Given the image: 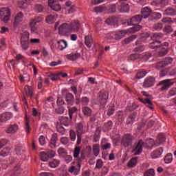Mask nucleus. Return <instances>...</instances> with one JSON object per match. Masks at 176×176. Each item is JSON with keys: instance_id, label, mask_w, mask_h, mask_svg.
<instances>
[{"instance_id": "obj_1", "label": "nucleus", "mask_w": 176, "mask_h": 176, "mask_svg": "<svg viewBox=\"0 0 176 176\" xmlns=\"http://www.w3.org/2000/svg\"><path fill=\"white\" fill-rule=\"evenodd\" d=\"M80 28V23L78 21L74 20L69 23H64L58 28L60 34H72V32H78Z\"/></svg>"}, {"instance_id": "obj_2", "label": "nucleus", "mask_w": 176, "mask_h": 176, "mask_svg": "<svg viewBox=\"0 0 176 176\" xmlns=\"http://www.w3.org/2000/svg\"><path fill=\"white\" fill-rule=\"evenodd\" d=\"M153 41L148 45L150 49H157V47H161V50L158 53L159 57L166 56V54H167V49H168V43L164 42L162 43L160 41Z\"/></svg>"}, {"instance_id": "obj_3", "label": "nucleus", "mask_w": 176, "mask_h": 176, "mask_svg": "<svg viewBox=\"0 0 176 176\" xmlns=\"http://www.w3.org/2000/svg\"><path fill=\"white\" fill-rule=\"evenodd\" d=\"M141 20H142V16L141 15L138 14L132 16L129 19L127 22L123 23L122 24H127V25H135L133 31L137 32V31H140L141 30V25H138L141 23Z\"/></svg>"}, {"instance_id": "obj_4", "label": "nucleus", "mask_w": 176, "mask_h": 176, "mask_svg": "<svg viewBox=\"0 0 176 176\" xmlns=\"http://www.w3.org/2000/svg\"><path fill=\"white\" fill-rule=\"evenodd\" d=\"M109 94L107 91H102L98 93V100L100 101V107L105 108Z\"/></svg>"}, {"instance_id": "obj_5", "label": "nucleus", "mask_w": 176, "mask_h": 176, "mask_svg": "<svg viewBox=\"0 0 176 176\" xmlns=\"http://www.w3.org/2000/svg\"><path fill=\"white\" fill-rule=\"evenodd\" d=\"M127 34H129V31L124 30L116 32H112L110 34L109 39H116V41H119L122 39V38H124Z\"/></svg>"}, {"instance_id": "obj_6", "label": "nucleus", "mask_w": 176, "mask_h": 176, "mask_svg": "<svg viewBox=\"0 0 176 176\" xmlns=\"http://www.w3.org/2000/svg\"><path fill=\"white\" fill-rule=\"evenodd\" d=\"M133 135L131 134H125L121 140L122 145L124 146V148H131L133 146Z\"/></svg>"}, {"instance_id": "obj_7", "label": "nucleus", "mask_w": 176, "mask_h": 176, "mask_svg": "<svg viewBox=\"0 0 176 176\" xmlns=\"http://www.w3.org/2000/svg\"><path fill=\"white\" fill-rule=\"evenodd\" d=\"M144 148H145L144 140H140L138 143L134 144L132 153L135 155H140V153H142V149Z\"/></svg>"}, {"instance_id": "obj_8", "label": "nucleus", "mask_w": 176, "mask_h": 176, "mask_svg": "<svg viewBox=\"0 0 176 176\" xmlns=\"http://www.w3.org/2000/svg\"><path fill=\"white\" fill-rule=\"evenodd\" d=\"M0 19L4 23H8L10 19V10L8 8H3L0 10Z\"/></svg>"}, {"instance_id": "obj_9", "label": "nucleus", "mask_w": 176, "mask_h": 176, "mask_svg": "<svg viewBox=\"0 0 176 176\" xmlns=\"http://www.w3.org/2000/svg\"><path fill=\"white\" fill-rule=\"evenodd\" d=\"M174 85V81L171 79H165L159 82L158 86H161L160 89L162 91L164 90H168L170 86Z\"/></svg>"}, {"instance_id": "obj_10", "label": "nucleus", "mask_w": 176, "mask_h": 176, "mask_svg": "<svg viewBox=\"0 0 176 176\" xmlns=\"http://www.w3.org/2000/svg\"><path fill=\"white\" fill-rule=\"evenodd\" d=\"M48 6H50L52 10L55 12H60L61 10V5L55 0H48Z\"/></svg>"}, {"instance_id": "obj_11", "label": "nucleus", "mask_w": 176, "mask_h": 176, "mask_svg": "<svg viewBox=\"0 0 176 176\" xmlns=\"http://www.w3.org/2000/svg\"><path fill=\"white\" fill-rule=\"evenodd\" d=\"M173 63V58L168 57L164 59L163 60L159 62L157 64V69H160L162 68H164L166 65H168Z\"/></svg>"}, {"instance_id": "obj_12", "label": "nucleus", "mask_w": 176, "mask_h": 176, "mask_svg": "<svg viewBox=\"0 0 176 176\" xmlns=\"http://www.w3.org/2000/svg\"><path fill=\"white\" fill-rule=\"evenodd\" d=\"M23 19H24V14H23V12H19L16 13L14 19V23H13L14 27H17L20 24V23L23 21Z\"/></svg>"}, {"instance_id": "obj_13", "label": "nucleus", "mask_w": 176, "mask_h": 176, "mask_svg": "<svg viewBox=\"0 0 176 176\" xmlns=\"http://www.w3.org/2000/svg\"><path fill=\"white\" fill-rule=\"evenodd\" d=\"M155 85V78L147 77L143 82V87H152Z\"/></svg>"}, {"instance_id": "obj_14", "label": "nucleus", "mask_w": 176, "mask_h": 176, "mask_svg": "<svg viewBox=\"0 0 176 176\" xmlns=\"http://www.w3.org/2000/svg\"><path fill=\"white\" fill-rule=\"evenodd\" d=\"M67 76H68V74L59 72L53 74L51 76V80H52V82H56V80H58V79H61V78H67Z\"/></svg>"}, {"instance_id": "obj_15", "label": "nucleus", "mask_w": 176, "mask_h": 176, "mask_svg": "<svg viewBox=\"0 0 176 176\" xmlns=\"http://www.w3.org/2000/svg\"><path fill=\"white\" fill-rule=\"evenodd\" d=\"M141 13L142 14L140 16L142 19H148V17L151 16V13H152V10L148 7H145L142 9Z\"/></svg>"}, {"instance_id": "obj_16", "label": "nucleus", "mask_w": 176, "mask_h": 176, "mask_svg": "<svg viewBox=\"0 0 176 176\" xmlns=\"http://www.w3.org/2000/svg\"><path fill=\"white\" fill-rule=\"evenodd\" d=\"M118 10L120 13H129V10H130V6L126 3H122L118 7Z\"/></svg>"}, {"instance_id": "obj_17", "label": "nucleus", "mask_w": 176, "mask_h": 176, "mask_svg": "<svg viewBox=\"0 0 176 176\" xmlns=\"http://www.w3.org/2000/svg\"><path fill=\"white\" fill-rule=\"evenodd\" d=\"M12 114L9 112H6L0 115V123H3L4 122H8L12 119Z\"/></svg>"}, {"instance_id": "obj_18", "label": "nucleus", "mask_w": 176, "mask_h": 176, "mask_svg": "<svg viewBox=\"0 0 176 176\" xmlns=\"http://www.w3.org/2000/svg\"><path fill=\"white\" fill-rule=\"evenodd\" d=\"M162 153H163V148L160 147L151 153V159H157L158 157H160Z\"/></svg>"}, {"instance_id": "obj_19", "label": "nucleus", "mask_w": 176, "mask_h": 176, "mask_svg": "<svg viewBox=\"0 0 176 176\" xmlns=\"http://www.w3.org/2000/svg\"><path fill=\"white\" fill-rule=\"evenodd\" d=\"M78 168L75 167L74 166H72L69 168V173H70L71 174H74V175H79V173L80 171V164L78 163L77 164Z\"/></svg>"}, {"instance_id": "obj_20", "label": "nucleus", "mask_w": 176, "mask_h": 176, "mask_svg": "<svg viewBox=\"0 0 176 176\" xmlns=\"http://www.w3.org/2000/svg\"><path fill=\"white\" fill-rule=\"evenodd\" d=\"M65 100L68 105H74L75 104V98L71 93H67L65 96Z\"/></svg>"}, {"instance_id": "obj_21", "label": "nucleus", "mask_w": 176, "mask_h": 176, "mask_svg": "<svg viewBox=\"0 0 176 176\" xmlns=\"http://www.w3.org/2000/svg\"><path fill=\"white\" fill-rule=\"evenodd\" d=\"M25 93L27 97H29V98H32V96H34V88H32V87H30L29 85H25Z\"/></svg>"}, {"instance_id": "obj_22", "label": "nucleus", "mask_w": 176, "mask_h": 176, "mask_svg": "<svg viewBox=\"0 0 176 176\" xmlns=\"http://www.w3.org/2000/svg\"><path fill=\"white\" fill-rule=\"evenodd\" d=\"M21 46L23 50H28V47H30V40L28 38H21Z\"/></svg>"}, {"instance_id": "obj_23", "label": "nucleus", "mask_w": 176, "mask_h": 176, "mask_svg": "<svg viewBox=\"0 0 176 176\" xmlns=\"http://www.w3.org/2000/svg\"><path fill=\"white\" fill-rule=\"evenodd\" d=\"M144 145L146 149H152L153 145H155V140L153 139L146 140L145 142H144Z\"/></svg>"}, {"instance_id": "obj_24", "label": "nucleus", "mask_w": 176, "mask_h": 176, "mask_svg": "<svg viewBox=\"0 0 176 176\" xmlns=\"http://www.w3.org/2000/svg\"><path fill=\"white\" fill-rule=\"evenodd\" d=\"M58 43V49H59L60 50L63 51L65 49H67V46H68V43H67V41H65V40H60L59 41H57Z\"/></svg>"}, {"instance_id": "obj_25", "label": "nucleus", "mask_w": 176, "mask_h": 176, "mask_svg": "<svg viewBox=\"0 0 176 176\" xmlns=\"http://www.w3.org/2000/svg\"><path fill=\"white\" fill-rule=\"evenodd\" d=\"M57 141H58L57 134L54 133L52 135L50 140V148H52V149L56 148Z\"/></svg>"}, {"instance_id": "obj_26", "label": "nucleus", "mask_w": 176, "mask_h": 176, "mask_svg": "<svg viewBox=\"0 0 176 176\" xmlns=\"http://www.w3.org/2000/svg\"><path fill=\"white\" fill-rule=\"evenodd\" d=\"M76 131L77 133V135H82L85 133V129H83V124L81 122H79L76 126Z\"/></svg>"}, {"instance_id": "obj_27", "label": "nucleus", "mask_w": 176, "mask_h": 176, "mask_svg": "<svg viewBox=\"0 0 176 176\" xmlns=\"http://www.w3.org/2000/svg\"><path fill=\"white\" fill-rule=\"evenodd\" d=\"M164 14L165 16H175L176 10L173 8H168L164 10Z\"/></svg>"}, {"instance_id": "obj_28", "label": "nucleus", "mask_w": 176, "mask_h": 176, "mask_svg": "<svg viewBox=\"0 0 176 176\" xmlns=\"http://www.w3.org/2000/svg\"><path fill=\"white\" fill-rule=\"evenodd\" d=\"M18 126L16 124H11L7 128L6 133L8 134H13L17 131Z\"/></svg>"}, {"instance_id": "obj_29", "label": "nucleus", "mask_w": 176, "mask_h": 176, "mask_svg": "<svg viewBox=\"0 0 176 176\" xmlns=\"http://www.w3.org/2000/svg\"><path fill=\"white\" fill-rule=\"evenodd\" d=\"M135 119H137V113L131 114L126 119V124H131V123H134V122H135Z\"/></svg>"}, {"instance_id": "obj_30", "label": "nucleus", "mask_w": 176, "mask_h": 176, "mask_svg": "<svg viewBox=\"0 0 176 176\" xmlns=\"http://www.w3.org/2000/svg\"><path fill=\"white\" fill-rule=\"evenodd\" d=\"M80 57V54L79 53H76V54L72 53L66 56V58L68 60H71V61H75V60H78V58H79Z\"/></svg>"}, {"instance_id": "obj_31", "label": "nucleus", "mask_w": 176, "mask_h": 176, "mask_svg": "<svg viewBox=\"0 0 176 176\" xmlns=\"http://www.w3.org/2000/svg\"><path fill=\"white\" fill-rule=\"evenodd\" d=\"M60 124L65 126V127H68V126H69V124L71 123V121L67 117H61L60 119Z\"/></svg>"}, {"instance_id": "obj_32", "label": "nucleus", "mask_w": 176, "mask_h": 176, "mask_svg": "<svg viewBox=\"0 0 176 176\" xmlns=\"http://www.w3.org/2000/svg\"><path fill=\"white\" fill-rule=\"evenodd\" d=\"M164 160V163H166V164H170V163L173 162V154L171 153H167L165 155Z\"/></svg>"}, {"instance_id": "obj_33", "label": "nucleus", "mask_w": 176, "mask_h": 176, "mask_svg": "<svg viewBox=\"0 0 176 176\" xmlns=\"http://www.w3.org/2000/svg\"><path fill=\"white\" fill-rule=\"evenodd\" d=\"M163 36H164V34L162 33H154L151 36V39H153V41H159L160 42V39H162Z\"/></svg>"}, {"instance_id": "obj_34", "label": "nucleus", "mask_w": 176, "mask_h": 176, "mask_svg": "<svg viewBox=\"0 0 176 176\" xmlns=\"http://www.w3.org/2000/svg\"><path fill=\"white\" fill-rule=\"evenodd\" d=\"M92 110L89 107H82V113L85 116H90L92 113Z\"/></svg>"}, {"instance_id": "obj_35", "label": "nucleus", "mask_w": 176, "mask_h": 176, "mask_svg": "<svg viewBox=\"0 0 176 176\" xmlns=\"http://www.w3.org/2000/svg\"><path fill=\"white\" fill-rule=\"evenodd\" d=\"M138 162V157H135L132 158L131 160H129L128 163L129 167H135V166H137Z\"/></svg>"}, {"instance_id": "obj_36", "label": "nucleus", "mask_w": 176, "mask_h": 176, "mask_svg": "<svg viewBox=\"0 0 176 176\" xmlns=\"http://www.w3.org/2000/svg\"><path fill=\"white\" fill-rule=\"evenodd\" d=\"M137 100H138L139 101H140V102H142V104H151V100H152V98H146L144 100L142 99V98H141V95H138V98Z\"/></svg>"}, {"instance_id": "obj_37", "label": "nucleus", "mask_w": 176, "mask_h": 176, "mask_svg": "<svg viewBox=\"0 0 176 176\" xmlns=\"http://www.w3.org/2000/svg\"><path fill=\"white\" fill-rule=\"evenodd\" d=\"M15 152L16 155H24L25 150L24 149V147H23L22 146H18L15 148Z\"/></svg>"}, {"instance_id": "obj_38", "label": "nucleus", "mask_w": 176, "mask_h": 176, "mask_svg": "<svg viewBox=\"0 0 176 176\" xmlns=\"http://www.w3.org/2000/svg\"><path fill=\"white\" fill-rule=\"evenodd\" d=\"M59 164H60V161L57 160H52L49 163V166L50 167H51V168H56V167H58Z\"/></svg>"}, {"instance_id": "obj_39", "label": "nucleus", "mask_w": 176, "mask_h": 176, "mask_svg": "<svg viewBox=\"0 0 176 176\" xmlns=\"http://www.w3.org/2000/svg\"><path fill=\"white\" fill-rule=\"evenodd\" d=\"M137 38V36L135 35H132L126 38H125L124 41H123V43L122 44L123 45H127L128 43H130V42H133V41H134V39H136Z\"/></svg>"}, {"instance_id": "obj_40", "label": "nucleus", "mask_w": 176, "mask_h": 176, "mask_svg": "<svg viewBox=\"0 0 176 176\" xmlns=\"http://www.w3.org/2000/svg\"><path fill=\"white\" fill-rule=\"evenodd\" d=\"M85 43L89 48L91 47V43H93V38H91V36H86Z\"/></svg>"}, {"instance_id": "obj_41", "label": "nucleus", "mask_w": 176, "mask_h": 176, "mask_svg": "<svg viewBox=\"0 0 176 176\" xmlns=\"http://www.w3.org/2000/svg\"><path fill=\"white\" fill-rule=\"evenodd\" d=\"M77 112H78V108H76V107H73L69 109V116L70 118V120H72L74 113H76Z\"/></svg>"}, {"instance_id": "obj_42", "label": "nucleus", "mask_w": 176, "mask_h": 176, "mask_svg": "<svg viewBox=\"0 0 176 176\" xmlns=\"http://www.w3.org/2000/svg\"><path fill=\"white\" fill-rule=\"evenodd\" d=\"M107 24L109 25H115L116 24V18L111 16L106 20Z\"/></svg>"}, {"instance_id": "obj_43", "label": "nucleus", "mask_w": 176, "mask_h": 176, "mask_svg": "<svg viewBox=\"0 0 176 176\" xmlns=\"http://www.w3.org/2000/svg\"><path fill=\"white\" fill-rule=\"evenodd\" d=\"M164 141H166V136H164L163 133H160L157 139V142H159L158 144L160 145V144H163Z\"/></svg>"}, {"instance_id": "obj_44", "label": "nucleus", "mask_w": 176, "mask_h": 176, "mask_svg": "<svg viewBox=\"0 0 176 176\" xmlns=\"http://www.w3.org/2000/svg\"><path fill=\"white\" fill-rule=\"evenodd\" d=\"M147 72L145 70L140 71L136 74V79H142L146 75Z\"/></svg>"}, {"instance_id": "obj_45", "label": "nucleus", "mask_w": 176, "mask_h": 176, "mask_svg": "<svg viewBox=\"0 0 176 176\" xmlns=\"http://www.w3.org/2000/svg\"><path fill=\"white\" fill-rule=\"evenodd\" d=\"M30 1H31V0H22L19 3V6L20 8H21L22 9H25V8H27L28 3H30Z\"/></svg>"}, {"instance_id": "obj_46", "label": "nucleus", "mask_w": 176, "mask_h": 176, "mask_svg": "<svg viewBox=\"0 0 176 176\" xmlns=\"http://www.w3.org/2000/svg\"><path fill=\"white\" fill-rule=\"evenodd\" d=\"M45 20L46 23H47L48 24H53V23L56 21V16L53 15H49L46 17Z\"/></svg>"}, {"instance_id": "obj_47", "label": "nucleus", "mask_w": 176, "mask_h": 176, "mask_svg": "<svg viewBox=\"0 0 176 176\" xmlns=\"http://www.w3.org/2000/svg\"><path fill=\"white\" fill-rule=\"evenodd\" d=\"M93 152L95 156L100 154V144H96L93 146Z\"/></svg>"}, {"instance_id": "obj_48", "label": "nucleus", "mask_w": 176, "mask_h": 176, "mask_svg": "<svg viewBox=\"0 0 176 176\" xmlns=\"http://www.w3.org/2000/svg\"><path fill=\"white\" fill-rule=\"evenodd\" d=\"M140 58V54H132L128 56L129 61H135V60H138Z\"/></svg>"}, {"instance_id": "obj_49", "label": "nucleus", "mask_w": 176, "mask_h": 176, "mask_svg": "<svg viewBox=\"0 0 176 176\" xmlns=\"http://www.w3.org/2000/svg\"><path fill=\"white\" fill-rule=\"evenodd\" d=\"M65 111V108L63 106H58L56 109H55V112L56 113H57L58 115H63V113H64V112Z\"/></svg>"}, {"instance_id": "obj_50", "label": "nucleus", "mask_w": 176, "mask_h": 176, "mask_svg": "<svg viewBox=\"0 0 176 176\" xmlns=\"http://www.w3.org/2000/svg\"><path fill=\"white\" fill-rule=\"evenodd\" d=\"M40 157L42 162H47V160H49V156L47 155V153L43 151L40 153Z\"/></svg>"}, {"instance_id": "obj_51", "label": "nucleus", "mask_w": 176, "mask_h": 176, "mask_svg": "<svg viewBox=\"0 0 176 176\" xmlns=\"http://www.w3.org/2000/svg\"><path fill=\"white\" fill-rule=\"evenodd\" d=\"M43 6L41 4H36L34 8V10L36 13H42L43 12Z\"/></svg>"}, {"instance_id": "obj_52", "label": "nucleus", "mask_w": 176, "mask_h": 176, "mask_svg": "<svg viewBox=\"0 0 176 176\" xmlns=\"http://www.w3.org/2000/svg\"><path fill=\"white\" fill-rule=\"evenodd\" d=\"M42 21V19H31L30 22V27H36L37 23H41Z\"/></svg>"}, {"instance_id": "obj_53", "label": "nucleus", "mask_w": 176, "mask_h": 176, "mask_svg": "<svg viewBox=\"0 0 176 176\" xmlns=\"http://www.w3.org/2000/svg\"><path fill=\"white\" fill-rule=\"evenodd\" d=\"M144 176H155V169L151 168L147 170L145 173Z\"/></svg>"}, {"instance_id": "obj_54", "label": "nucleus", "mask_w": 176, "mask_h": 176, "mask_svg": "<svg viewBox=\"0 0 176 176\" xmlns=\"http://www.w3.org/2000/svg\"><path fill=\"white\" fill-rule=\"evenodd\" d=\"M151 57H152V54L149 52H146L142 56V58L144 61H148V59L151 58Z\"/></svg>"}, {"instance_id": "obj_55", "label": "nucleus", "mask_w": 176, "mask_h": 176, "mask_svg": "<svg viewBox=\"0 0 176 176\" xmlns=\"http://www.w3.org/2000/svg\"><path fill=\"white\" fill-rule=\"evenodd\" d=\"M65 10L67 12L68 14H71V13H74L76 8L74 6H72L71 7H65Z\"/></svg>"}, {"instance_id": "obj_56", "label": "nucleus", "mask_w": 176, "mask_h": 176, "mask_svg": "<svg viewBox=\"0 0 176 176\" xmlns=\"http://www.w3.org/2000/svg\"><path fill=\"white\" fill-rule=\"evenodd\" d=\"M80 153V147H75L74 148V157H79V155Z\"/></svg>"}, {"instance_id": "obj_57", "label": "nucleus", "mask_w": 176, "mask_h": 176, "mask_svg": "<svg viewBox=\"0 0 176 176\" xmlns=\"http://www.w3.org/2000/svg\"><path fill=\"white\" fill-rule=\"evenodd\" d=\"M81 103L82 104V105H88L89 102L90 101V99H89V98L85 96L81 98L80 99Z\"/></svg>"}, {"instance_id": "obj_58", "label": "nucleus", "mask_w": 176, "mask_h": 176, "mask_svg": "<svg viewBox=\"0 0 176 176\" xmlns=\"http://www.w3.org/2000/svg\"><path fill=\"white\" fill-rule=\"evenodd\" d=\"M144 50H145V47L143 45H140L135 47L133 52H144Z\"/></svg>"}, {"instance_id": "obj_59", "label": "nucleus", "mask_w": 176, "mask_h": 176, "mask_svg": "<svg viewBox=\"0 0 176 176\" xmlns=\"http://www.w3.org/2000/svg\"><path fill=\"white\" fill-rule=\"evenodd\" d=\"M94 140L95 142H97L100 140V131L97 129L95 132V134L94 135Z\"/></svg>"}, {"instance_id": "obj_60", "label": "nucleus", "mask_w": 176, "mask_h": 176, "mask_svg": "<svg viewBox=\"0 0 176 176\" xmlns=\"http://www.w3.org/2000/svg\"><path fill=\"white\" fill-rule=\"evenodd\" d=\"M115 113V108L113 107H109L107 111L108 116H112Z\"/></svg>"}, {"instance_id": "obj_61", "label": "nucleus", "mask_w": 176, "mask_h": 176, "mask_svg": "<svg viewBox=\"0 0 176 176\" xmlns=\"http://www.w3.org/2000/svg\"><path fill=\"white\" fill-rule=\"evenodd\" d=\"M9 155V150L8 148H3L0 152V156H3L5 157V156H8Z\"/></svg>"}, {"instance_id": "obj_62", "label": "nucleus", "mask_w": 176, "mask_h": 176, "mask_svg": "<svg viewBox=\"0 0 176 176\" xmlns=\"http://www.w3.org/2000/svg\"><path fill=\"white\" fill-rule=\"evenodd\" d=\"M71 141H75L76 140V133L74 131H69Z\"/></svg>"}, {"instance_id": "obj_63", "label": "nucleus", "mask_w": 176, "mask_h": 176, "mask_svg": "<svg viewBox=\"0 0 176 176\" xmlns=\"http://www.w3.org/2000/svg\"><path fill=\"white\" fill-rule=\"evenodd\" d=\"M47 155H48V157H54V156L56 155V152L52 150H49L48 151L46 152Z\"/></svg>"}, {"instance_id": "obj_64", "label": "nucleus", "mask_w": 176, "mask_h": 176, "mask_svg": "<svg viewBox=\"0 0 176 176\" xmlns=\"http://www.w3.org/2000/svg\"><path fill=\"white\" fill-rule=\"evenodd\" d=\"M102 151H107V149H111V143H106L102 144Z\"/></svg>"}]
</instances>
